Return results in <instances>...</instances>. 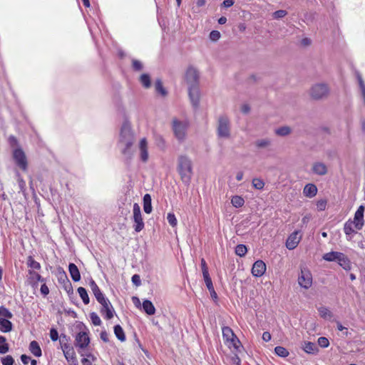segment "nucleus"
Instances as JSON below:
<instances>
[{"label":"nucleus","instance_id":"obj_1","mask_svg":"<svg viewBox=\"0 0 365 365\" xmlns=\"http://www.w3.org/2000/svg\"><path fill=\"white\" fill-rule=\"evenodd\" d=\"M177 170L181 180L185 185H189L192 175V163L190 157L180 155L178 158Z\"/></svg>","mask_w":365,"mask_h":365},{"label":"nucleus","instance_id":"obj_2","mask_svg":"<svg viewBox=\"0 0 365 365\" xmlns=\"http://www.w3.org/2000/svg\"><path fill=\"white\" fill-rule=\"evenodd\" d=\"M135 142L134 135L131 130L130 124L128 121L125 120L120 128L119 141L118 145L131 149Z\"/></svg>","mask_w":365,"mask_h":365},{"label":"nucleus","instance_id":"obj_3","mask_svg":"<svg viewBox=\"0 0 365 365\" xmlns=\"http://www.w3.org/2000/svg\"><path fill=\"white\" fill-rule=\"evenodd\" d=\"M188 127L189 123L187 121L180 120L176 118L173 119L172 130L174 136L179 143H182L185 140Z\"/></svg>","mask_w":365,"mask_h":365},{"label":"nucleus","instance_id":"obj_4","mask_svg":"<svg viewBox=\"0 0 365 365\" xmlns=\"http://www.w3.org/2000/svg\"><path fill=\"white\" fill-rule=\"evenodd\" d=\"M12 158L15 165L23 172L28 170L29 163L27 158L21 148L18 147L13 150Z\"/></svg>","mask_w":365,"mask_h":365},{"label":"nucleus","instance_id":"obj_5","mask_svg":"<svg viewBox=\"0 0 365 365\" xmlns=\"http://www.w3.org/2000/svg\"><path fill=\"white\" fill-rule=\"evenodd\" d=\"M217 133L219 138H230V122L227 115H221L219 117Z\"/></svg>","mask_w":365,"mask_h":365},{"label":"nucleus","instance_id":"obj_6","mask_svg":"<svg viewBox=\"0 0 365 365\" xmlns=\"http://www.w3.org/2000/svg\"><path fill=\"white\" fill-rule=\"evenodd\" d=\"M329 92L327 84L319 83L314 84L310 91L311 97L314 100H320L327 96Z\"/></svg>","mask_w":365,"mask_h":365},{"label":"nucleus","instance_id":"obj_7","mask_svg":"<svg viewBox=\"0 0 365 365\" xmlns=\"http://www.w3.org/2000/svg\"><path fill=\"white\" fill-rule=\"evenodd\" d=\"M58 281L61 284H62L63 288L71 297V295L73 294V286L68 279L66 272L61 267L58 268Z\"/></svg>","mask_w":365,"mask_h":365},{"label":"nucleus","instance_id":"obj_8","mask_svg":"<svg viewBox=\"0 0 365 365\" xmlns=\"http://www.w3.org/2000/svg\"><path fill=\"white\" fill-rule=\"evenodd\" d=\"M133 212V228L136 232H140L144 229L145 224L142 217L140 207L138 203H134Z\"/></svg>","mask_w":365,"mask_h":365},{"label":"nucleus","instance_id":"obj_9","mask_svg":"<svg viewBox=\"0 0 365 365\" xmlns=\"http://www.w3.org/2000/svg\"><path fill=\"white\" fill-rule=\"evenodd\" d=\"M298 283L301 287L306 289H309L312 286V275L307 268H301V272L298 277Z\"/></svg>","mask_w":365,"mask_h":365},{"label":"nucleus","instance_id":"obj_10","mask_svg":"<svg viewBox=\"0 0 365 365\" xmlns=\"http://www.w3.org/2000/svg\"><path fill=\"white\" fill-rule=\"evenodd\" d=\"M185 78L188 86H199V72L193 66H190L187 68Z\"/></svg>","mask_w":365,"mask_h":365},{"label":"nucleus","instance_id":"obj_11","mask_svg":"<svg viewBox=\"0 0 365 365\" xmlns=\"http://www.w3.org/2000/svg\"><path fill=\"white\" fill-rule=\"evenodd\" d=\"M364 210L365 207L364 205H360L354 214V220H352L354 223V227L358 230H361L364 225Z\"/></svg>","mask_w":365,"mask_h":365},{"label":"nucleus","instance_id":"obj_12","mask_svg":"<svg viewBox=\"0 0 365 365\" xmlns=\"http://www.w3.org/2000/svg\"><path fill=\"white\" fill-rule=\"evenodd\" d=\"M188 96L192 106L197 109L200 105V88L198 86H188Z\"/></svg>","mask_w":365,"mask_h":365},{"label":"nucleus","instance_id":"obj_13","mask_svg":"<svg viewBox=\"0 0 365 365\" xmlns=\"http://www.w3.org/2000/svg\"><path fill=\"white\" fill-rule=\"evenodd\" d=\"M90 343V337L87 331H80L76 336L75 345L81 349L86 348Z\"/></svg>","mask_w":365,"mask_h":365},{"label":"nucleus","instance_id":"obj_14","mask_svg":"<svg viewBox=\"0 0 365 365\" xmlns=\"http://www.w3.org/2000/svg\"><path fill=\"white\" fill-rule=\"evenodd\" d=\"M266 264L261 259L257 260L252 265V274L255 277H262L266 272Z\"/></svg>","mask_w":365,"mask_h":365},{"label":"nucleus","instance_id":"obj_15","mask_svg":"<svg viewBox=\"0 0 365 365\" xmlns=\"http://www.w3.org/2000/svg\"><path fill=\"white\" fill-rule=\"evenodd\" d=\"M299 231H294L287 238L286 242V247L288 250H294L298 245L300 237H298Z\"/></svg>","mask_w":365,"mask_h":365},{"label":"nucleus","instance_id":"obj_16","mask_svg":"<svg viewBox=\"0 0 365 365\" xmlns=\"http://www.w3.org/2000/svg\"><path fill=\"white\" fill-rule=\"evenodd\" d=\"M28 273L29 274V280L32 287H37L38 282H46V281L45 278L34 270L29 269Z\"/></svg>","mask_w":365,"mask_h":365},{"label":"nucleus","instance_id":"obj_17","mask_svg":"<svg viewBox=\"0 0 365 365\" xmlns=\"http://www.w3.org/2000/svg\"><path fill=\"white\" fill-rule=\"evenodd\" d=\"M222 337L225 341H234L239 342V339L236 336L232 329L229 327H222Z\"/></svg>","mask_w":365,"mask_h":365},{"label":"nucleus","instance_id":"obj_18","mask_svg":"<svg viewBox=\"0 0 365 365\" xmlns=\"http://www.w3.org/2000/svg\"><path fill=\"white\" fill-rule=\"evenodd\" d=\"M302 349L309 354H317L319 349L318 348V346L313 342L311 341H304L302 345Z\"/></svg>","mask_w":365,"mask_h":365},{"label":"nucleus","instance_id":"obj_19","mask_svg":"<svg viewBox=\"0 0 365 365\" xmlns=\"http://www.w3.org/2000/svg\"><path fill=\"white\" fill-rule=\"evenodd\" d=\"M68 272L71 275L72 280L75 282L81 280V273L78 267L73 262H70L68 264Z\"/></svg>","mask_w":365,"mask_h":365},{"label":"nucleus","instance_id":"obj_20","mask_svg":"<svg viewBox=\"0 0 365 365\" xmlns=\"http://www.w3.org/2000/svg\"><path fill=\"white\" fill-rule=\"evenodd\" d=\"M64 356L66 357L68 361H73L77 360L76 352L74 349L71 345H65V347L62 348Z\"/></svg>","mask_w":365,"mask_h":365},{"label":"nucleus","instance_id":"obj_21","mask_svg":"<svg viewBox=\"0 0 365 365\" xmlns=\"http://www.w3.org/2000/svg\"><path fill=\"white\" fill-rule=\"evenodd\" d=\"M203 279L205 282L206 287H207L208 291L210 292V296H211L212 300L214 302H217L218 300V296L215 290L210 276L203 277Z\"/></svg>","mask_w":365,"mask_h":365},{"label":"nucleus","instance_id":"obj_22","mask_svg":"<svg viewBox=\"0 0 365 365\" xmlns=\"http://www.w3.org/2000/svg\"><path fill=\"white\" fill-rule=\"evenodd\" d=\"M354 223L351 219L347 220L344 225V232L347 237V240H351L353 235L356 232L354 230Z\"/></svg>","mask_w":365,"mask_h":365},{"label":"nucleus","instance_id":"obj_23","mask_svg":"<svg viewBox=\"0 0 365 365\" xmlns=\"http://www.w3.org/2000/svg\"><path fill=\"white\" fill-rule=\"evenodd\" d=\"M140 158L143 162H146L148 159V143L145 138L140 141Z\"/></svg>","mask_w":365,"mask_h":365},{"label":"nucleus","instance_id":"obj_24","mask_svg":"<svg viewBox=\"0 0 365 365\" xmlns=\"http://www.w3.org/2000/svg\"><path fill=\"white\" fill-rule=\"evenodd\" d=\"M312 172L318 175H324L327 173V168L324 163L317 162L313 164Z\"/></svg>","mask_w":365,"mask_h":365},{"label":"nucleus","instance_id":"obj_25","mask_svg":"<svg viewBox=\"0 0 365 365\" xmlns=\"http://www.w3.org/2000/svg\"><path fill=\"white\" fill-rule=\"evenodd\" d=\"M317 193V187L313 183L307 184L303 190V194L304 196L312 198L314 197Z\"/></svg>","mask_w":365,"mask_h":365},{"label":"nucleus","instance_id":"obj_26","mask_svg":"<svg viewBox=\"0 0 365 365\" xmlns=\"http://www.w3.org/2000/svg\"><path fill=\"white\" fill-rule=\"evenodd\" d=\"M89 286L97 301L105 295L92 278L89 280Z\"/></svg>","mask_w":365,"mask_h":365},{"label":"nucleus","instance_id":"obj_27","mask_svg":"<svg viewBox=\"0 0 365 365\" xmlns=\"http://www.w3.org/2000/svg\"><path fill=\"white\" fill-rule=\"evenodd\" d=\"M142 307L145 313L148 315H153L155 313V307L153 302L149 299H144L142 303Z\"/></svg>","mask_w":365,"mask_h":365},{"label":"nucleus","instance_id":"obj_28","mask_svg":"<svg viewBox=\"0 0 365 365\" xmlns=\"http://www.w3.org/2000/svg\"><path fill=\"white\" fill-rule=\"evenodd\" d=\"M338 264L345 270H350L351 268V261L349 257L344 253L338 259Z\"/></svg>","mask_w":365,"mask_h":365},{"label":"nucleus","instance_id":"obj_29","mask_svg":"<svg viewBox=\"0 0 365 365\" xmlns=\"http://www.w3.org/2000/svg\"><path fill=\"white\" fill-rule=\"evenodd\" d=\"M13 324L8 319L0 317V331L4 333L9 332L12 330Z\"/></svg>","mask_w":365,"mask_h":365},{"label":"nucleus","instance_id":"obj_30","mask_svg":"<svg viewBox=\"0 0 365 365\" xmlns=\"http://www.w3.org/2000/svg\"><path fill=\"white\" fill-rule=\"evenodd\" d=\"M143 210L147 214L151 213L153 210L152 207V199L150 194H145L143 196Z\"/></svg>","mask_w":365,"mask_h":365},{"label":"nucleus","instance_id":"obj_31","mask_svg":"<svg viewBox=\"0 0 365 365\" xmlns=\"http://www.w3.org/2000/svg\"><path fill=\"white\" fill-rule=\"evenodd\" d=\"M29 351L36 357L42 355L41 349L36 341H32L29 344Z\"/></svg>","mask_w":365,"mask_h":365},{"label":"nucleus","instance_id":"obj_32","mask_svg":"<svg viewBox=\"0 0 365 365\" xmlns=\"http://www.w3.org/2000/svg\"><path fill=\"white\" fill-rule=\"evenodd\" d=\"M101 314L104 317V318L107 320L111 319L115 314V310L113 305H108V307L101 308Z\"/></svg>","mask_w":365,"mask_h":365},{"label":"nucleus","instance_id":"obj_33","mask_svg":"<svg viewBox=\"0 0 365 365\" xmlns=\"http://www.w3.org/2000/svg\"><path fill=\"white\" fill-rule=\"evenodd\" d=\"M342 252L331 251L323 255V259L327 262H338V259Z\"/></svg>","mask_w":365,"mask_h":365},{"label":"nucleus","instance_id":"obj_34","mask_svg":"<svg viewBox=\"0 0 365 365\" xmlns=\"http://www.w3.org/2000/svg\"><path fill=\"white\" fill-rule=\"evenodd\" d=\"M114 334L116 336V338L120 341L121 342H123L126 339V336L125 334V332L122 328V327L120 324H116L113 327Z\"/></svg>","mask_w":365,"mask_h":365},{"label":"nucleus","instance_id":"obj_35","mask_svg":"<svg viewBox=\"0 0 365 365\" xmlns=\"http://www.w3.org/2000/svg\"><path fill=\"white\" fill-rule=\"evenodd\" d=\"M317 310L319 316L324 319H331L333 317L332 312L326 307H319Z\"/></svg>","mask_w":365,"mask_h":365},{"label":"nucleus","instance_id":"obj_36","mask_svg":"<svg viewBox=\"0 0 365 365\" xmlns=\"http://www.w3.org/2000/svg\"><path fill=\"white\" fill-rule=\"evenodd\" d=\"M120 148V152L124 156V162L125 164L129 165L130 163V160L133 158V151L130 148H126L123 147Z\"/></svg>","mask_w":365,"mask_h":365},{"label":"nucleus","instance_id":"obj_37","mask_svg":"<svg viewBox=\"0 0 365 365\" xmlns=\"http://www.w3.org/2000/svg\"><path fill=\"white\" fill-rule=\"evenodd\" d=\"M26 264L28 267L31 268V270H40L41 264L38 262L36 261L32 256L27 257Z\"/></svg>","mask_w":365,"mask_h":365},{"label":"nucleus","instance_id":"obj_38","mask_svg":"<svg viewBox=\"0 0 365 365\" xmlns=\"http://www.w3.org/2000/svg\"><path fill=\"white\" fill-rule=\"evenodd\" d=\"M155 91L157 93H160L163 96H166L168 95L167 90L163 87V82L161 79L158 78L155 81Z\"/></svg>","mask_w":365,"mask_h":365},{"label":"nucleus","instance_id":"obj_39","mask_svg":"<svg viewBox=\"0 0 365 365\" xmlns=\"http://www.w3.org/2000/svg\"><path fill=\"white\" fill-rule=\"evenodd\" d=\"M77 291L83 302L85 304H88L90 302V298L88 297L87 290L84 287H80L78 288Z\"/></svg>","mask_w":365,"mask_h":365},{"label":"nucleus","instance_id":"obj_40","mask_svg":"<svg viewBox=\"0 0 365 365\" xmlns=\"http://www.w3.org/2000/svg\"><path fill=\"white\" fill-rule=\"evenodd\" d=\"M9 350V344L6 342V339L4 336H0V354H4Z\"/></svg>","mask_w":365,"mask_h":365},{"label":"nucleus","instance_id":"obj_41","mask_svg":"<svg viewBox=\"0 0 365 365\" xmlns=\"http://www.w3.org/2000/svg\"><path fill=\"white\" fill-rule=\"evenodd\" d=\"M291 132L292 130L289 126H282L275 130L276 135L282 137L288 135Z\"/></svg>","mask_w":365,"mask_h":365},{"label":"nucleus","instance_id":"obj_42","mask_svg":"<svg viewBox=\"0 0 365 365\" xmlns=\"http://www.w3.org/2000/svg\"><path fill=\"white\" fill-rule=\"evenodd\" d=\"M232 205L237 208L241 207L245 204V200L241 196L235 195L231 199Z\"/></svg>","mask_w":365,"mask_h":365},{"label":"nucleus","instance_id":"obj_43","mask_svg":"<svg viewBox=\"0 0 365 365\" xmlns=\"http://www.w3.org/2000/svg\"><path fill=\"white\" fill-rule=\"evenodd\" d=\"M274 353L278 356L282 358H285L289 354V351L286 348L281 346H277L274 348Z\"/></svg>","mask_w":365,"mask_h":365},{"label":"nucleus","instance_id":"obj_44","mask_svg":"<svg viewBox=\"0 0 365 365\" xmlns=\"http://www.w3.org/2000/svg\"><path fill=\"white\" fill-rule=\"evenodd\" d=\"M235 252L240 257H244L247 252V247L245 245L239 244L235 247Z\"/></svg>","mask_w":365,"mask_h":365},{"label":"nucleus","instance_id":"obj_45","mask_svg":"<svg viewBox=\"0 0 365 365\" xmlns=\"http://www.w3.org/2000/svg\"><path fill=\"white\" fill-rule=\"evenodd\" d=\"M140 81L142 83V85L146 88L150 87L151 86L150 77L148 73L142 74L140 78Z\"/></svg>","mask_w":365,"mask_h":365},{"label":"nucleus","instance_id":"obj_46","mask_svg":"<svg viewBox=\"0 0 365 365\" xmlns=\"http://www.w3.org/2000/svg\"><path fill=\"white\" fill-rule=\"evenodd\" d=\"M252 186L259 190H263L264 187V182L260 178H253L252 181Z\"/></svg>","mask_w":365,"mask_h":365},{"label":"nucleus","instance_id":"obj_47","mask_svg":"<svg viewBox=\"0 0 365 365\" xmlns=\"http://www.w3.org/2000/svg\"><path fill=\"white\" fill-rule=\"evenodd\" d=\"M0 317L4 319H11L13 317L12 313L5 307H0Z\"/></svg>","mask_w":365,"mask_h":365},{"label":"nucleus","instance_id":"obj_48","mask_svg":"<svg viewBox=\"0 0 365 365\" xmlns=\"http://www.w3.org/2000/svg\"><path fill=\"white\" fill-rule=\"evenodd\" d=\"M155 140L156 145L160 149H164L166 146L165 140L164 138L160 135H157L155 136Z\"/></svg>","mask_w":365,"mask_h":365},{"label":"nucleus","instance_id":"obj_49","mask_svg":"<svg viewBox=\"0 0 365 365\" xmlns=\"http://www.w3.org/2000/svg\"><path fill=\"white\" fill-rule=\"evenodd\" d=\"M271 144V140L268 138L260 139L255 142V145L259 148H263L269 146Z\"/></svg>","mask_w":365,"mask_h":365},{"label":"nucleus","instance_id":"obj_50","mask_svg":"<svg viewBox=\"0 0 365 365\" xmlns=\"http://www.w3.org/2000/svg\"><path fill=\"white\" fill-rule=\"evenodd\" d=\"M200 266H201L203 277L210 276V274L208 272V267H207L206 261L204 258H202L200 260Z\"/></svg>","mask_w":365,"mask_h":365},{"label":"nucleus","instance_id":"obj_51","mask_svg":"<svg viewBox=\"0 0 365 365\" xmlns=\"http://www.w3.org/2000/svg\"><path fill=\"white\" fill-rule=\"evenodd\" d=\"M90 318L93 324L95 326H100L102 323L98 315L94 312L90 314Z\"/></svg>","mask_w":365,"mask_h":365},{"label":"nucleus","instance_id":"obj_52","mask_svg":"<svg viewBox=\"0 0 365 365\" xmlns=\"http://www.w3.org/2000/svg\"><path fill=\"white\" fill-rule=\"evenodd\" d=\"M167 220L172 227H175L177 225L178 220L174 213L169 212L167 215Z\"/></svg>","mask_w":365,"mask_h":365},{"label":"nucleus","instance_id":"obj_53","mask_svg":"<svg viewBox=\"0 0 365 365\" xmlns=\"http://www.w3.org/2000/svg\"><path fill=\"white\" fill-rule=\"evenodd\" d=\"M318 345L322 348H327L329 346V341L327 337L320 336L318 339Z\"/></svg>","mask_w":365,"mask_h":365},{"label":"nucleus","instance_id":"obj_54","mask_svg":"<svg viewBox=\"0 0 365 365\" xmlns=\"http://www.w3.org/2000/svg\"><path fill=\"white\" fill-rule=\"evenodd\" d=\"M16 175L18 177V183L19 187L20 188V191L22 192H25L26 191V182L24 180V179L21 178V175L19 172H17Z\"/></svg>","mask_w":365,"mask_h":365},{"label":"nucleus","instance_id":"obj_55","mask_svg":"<svg viewBox=\"0 0 365 365\" xmlns=\"http://www.w3.org/2000/svg\"><path fill=\"white\" fill-rule=\"evenodd\" d=\"M58 339H59V341H60V344L61 345V348H63V346L65 347V345H69L68 344V341H70L71 339L66 334H61L59 336Z\"/></svg>","mask_w":365,"mask_h":365},{"label":"nucleus","instance_id":"obj_56","mask_svg":"<svg viewBox=\"0 0 365 365\" xmlns=\"http://www.w3.org/2000/svg\"><path fill=\"white\" fill-rule=\"evenodd\" d=\"M132 68L135 71H140L143 68V63L136 59L132 61Z\"/></svg>","mask_w":365,"mask_h":365},{"label":"nucleus","instance_id":"obj_57","mask_svg":"<svg viewBox=\"0 0 365 365\" xmlns=\"http://www.w3.org/2000/svg\"><path fill=\"white\" fill-rule=\"evenodd\" d=\"M1 363L3 365H13L14 359L11 356L7 355L5 357L1 358Z\"/></svg>","mask_w":365,"mask_h":365},{"label":"nucleus","instance_id":"obj_58","mask_svg":"<svg viewBox=\"0 0 365 365\" xmlns=\"http://www.w3.org/2000/svg\"><path fill=\"white\" fill-rule=\"evenodd\" d=\"M49 334H50V338L53 341H56L59 338L58 332L56 328L52 327L50 329Z\"/></svg>","mask_w":365,"mask_h":365},{"label":"nucleus","instance_id":"obj_59","mask_svg":"<svg viewBox=\"0 0 365 365\" xmlns=\"http://www.w3.org/2000/svg\"><path fill=\"white\" fill-rule=\"evenodd\" d=\"M287 14V11L280 9L273 13V17L274 19H278L284 17Z\"/></svg>","mask_w":365,"mask_h":365},{"label":"nucleus","instance_id":"obj_60","mask_svg":"<svg viewBox=\"0 0 365 365\" xmlns=\"http://www.w3.org/2000/svg\"><path fill=\"white\" fill-rule=\"evenodd\" d=\"M98 302L101 304V306H102L101 308H104V307H108V305H111L110 302L109 301V299L107 297H106L105 295L103 297H102L101 299H99L98 300Z\"/></svg>","mask_w":365,"mask_h":365},{"label":"nucleus","instance_id":"obj_61","mask_svg":"<svg viewBox=\"0 0 365 365\" xmlns=\"http://www.w3.org/2000/svg\"><path fill=\"white\" fill-rule=\"evenodd\" d=\"M356 78L358 80L359 85L360 89L361 91V93L365 91V83L362 78L361 75L359 72H356Z\"/></svg>","mask_w":365,"mask_h":365},{"label":"nucleus","instance_id":"obj_62","mask_svg":"<svg viewBox=\"0 0 365 365\" xmlns=\"http://www.w3.org/2000/svg\"><path fill=\"white\" fill-rule=\"evenodd\" d=\"M356 78L358 80L359 85L360 89L361 91V93L365 91V83L362 78L361 75L359 72H356Z\"/></svg>","mask_w":365,"mask_h":365},{"label":"nucleus","instance_id":"obj_63","mask_svg":"<svg viewBox=\"0 0 365 365\" xmlns=\"http://www.w3.org/2000/svg\"><path fill=\"white\" fill-rule=\"evenodd\" d=\"M220 36V32L217 30H213L210 33V38L213 41H217Z\"/></svg>","mask_w":365,"mask_h":365},{"label":"nucleus","instance_id":"obj_64","mask_svg":"<svg viewBox=\"0 0 365 365\" xmlns=\"http://www.w3.org/2000/svg\"><path fill=\"white\" fill-rule=\"evenodd\" d=\"M317 210L319 211H324L327 207V200H320L317 202Z\"/></svg>","mask_w":365,"mask_h":365}]
</instances>
